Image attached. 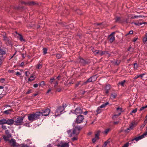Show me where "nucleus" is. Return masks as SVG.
I'll return each instance as SVG.
<instances>
[{"mask_svg":"<svg viewBox=\"0 0 147 147\" xmlns=\"http://www.w3.org/2000/svg\"><path fill=\"white\" fill-rule=\"evenodd\" d=\"M80 129L81 128L80 127H76L73 131L70 129L67 130V132L69 137L76 136L79 134Z\"/></svg>","mask_w":147,"mask_h":147,"instance_id":"obj_1","label":"nucleus"},{"mask_svg":"<svg viewBox=\"0 0 147 147\" xmlns=\"http://www.w3.org/2000/svg\"><path fill=\"white\" fill-rule=\"evenodd\" d=\"M39 113L38 112L35 113L29 114L28 115V120L31 122L36 120L39 117Z\"/></svg>","mask_w":147,"mask_h":147,"instance_id":"obj_2","label":"nucleus"},{"mask_svg":"<svg viewBox=\"0 0 147 147\" xmlns=\"http://www.w3.org/2000/svg\"><path fill=\"white\" fill-rule=\"evenodd\" d=\"M64 109L65 108L64 106L59 107L55 112V116H57L60 115L61 114V113L64 111Z\"/></svg>","mask_w":147,"mask_h":147,"instance_id":"obj_3","label":"nucleus"},{"mask_svg":"<svg viewBox=\"0 0 147 147\" xmlns=\"http://www.w3.org/2000/svg\"><path fill=\"white\" fill-rule=\"evenodd\" d=\"M50 112V110L48 109L42 110V111L38 112V113H39V117L41 115L44 116H48Z\"/></svg>","mask_w":147,"mask_h":147,"instance_id":"obj_4","label":"nucleus"},{"mask_svg":"<svg viewBox=\"0 0 147 147\" xmlns=\"http://www.w3.org/2000/svg\"><path fill=\"white\" fill-rule=\"evenodd\" d=\"M122 110V109L121 108L119 107L117 108L115 114L112 117L113 119H114L118 117L121 114Z\"/></svg>","mask_w":147,"mask_h":147,"instance_id":"obj_5","label":"nucleus"},{"mask_svg":"<svg viewBox=\"0 0 147 147\" xmlns=\"http://www.w3.org/2000/svg\"><path fill=\"white\" fill-rule=\"evenodd\" d=\"M24 119V117L17 118L14 121V124L17 125H22L23 123V121Z\"/></svg>","mask_w":147,"mask_h":147,"instance_id":"obj_6","label":"nucleus"},{"mask_svg":"<svg viewBox=\"0 0 147 147\" xmlns=\"http://www.w3.org/2000/svg\"><path fill=\"white\" fill-rule=\"evenodd\" d=\"M9 143L11 146L13 147H21L20 145L17 143L16 140L13 139H11L9 141Z\"/></svg>","mask_w":147,"mask_h":147,"instance_id":"obj_7","label":"nucleus"},{"mask_svg":"<svg viewBox=\"0 0 147 147\" xmlns=\"http://www.w3.org/2000/svg\"><path fill=\"white\" fill-rule=\"evenodd\" d=\"M97 79V77L96 76H94L90 77L86 82H85L82 84V85L86 84L87 83L95 81Z\"/></svg>","mask_w":147,"mask_h":147,"instance_id":"obj_8","label":"nucleus"},{"mask_svg":"<svg viewBox=\"0 0 147 147\" xmlns=\"http://www.w3.org/2000/svg\"><path fill=\"white\" fill-rule=\"evenodd\" d=\"M146 135H147V132H145L142 135L137 137H136L135 138L132 139L131 141H133L134 140H135L136 142H137L138 140L143 138L144 136Z\"/></svg>","mask_w":147,"mask_h":147,"instance_id":"obj_9","label":"nucleus"},{"mask_svg":"<svg viewBox=\"0 0 147 147\" xmlns=\"http://www.w3.org/2000/svg\"><path fill=\"white\" fill-rule=\"evenodd\" d=\"M84 119V117L83 116L79 115L76 118V121L77 123H80L83 122Z\"/></svg>","mask_w":147,"mask_h":147,"instance_id":"obj_10","label":"nucleus"},{"mask_svg":"<svg viewBox=\"0 0 147 147\" xmlns=\"http://www.w3.org/2000/svg\"><path fill=\"white\" fill-rule=\"evenodd\" d=\"M115 34V32H113L109 35L108 36V38L110 42L111 43L112 42L115 40V37L113 34Z\"/></svg>","mask_w":147,"mask_h":147,"instance_id":"obj_11","label":"nucleus"},{"mask_svg":"<svg viewBox=\"0 0 147 147\" xmlns=\"http://www.w3.org/2000/svg\"><path fill=\"white\" fill-rule=\"evenodd\" d=\"M137 122L135 121H132L130 126H129V130L133 129L137 125Z\"/></svg>","mask_w":147,"mask_h":147,"instance_id":"obj_12","label":"nucleus"},{"mask_svg":"<svg viewBox=\"0 0 147 147\" xmlns=\"http://www.w3.org/2000/svg\"><path fill=\"white\" fill-rule=\"evenodd\" d=\"M92 51L95 54H98L101 56L107 53V51H102L99 50H96L95 51L92 50Z\"/></svg>","mask_w":147,"mask_h":147,"instance_id":"obj_13","label":"nucleus"},{"mask_svg":"<svg viewBox=\"0 0 147 147\" xmlns=\"http://www.w3.org/2000/svg\"><path fill=\"white\" fill-rule=\"evenodd\" d=\"M82 110L80 107L76 108L74 110V113L76 115L80 114L82 113Z\"/></svg>","mask_w":147,"mask_h":147,"instance_id":"obj_14","label":"nucleus"},{"mask_svg":"<svg viewBox=\"0 0 147 147\" xmlns=\"http://www.w3.org/2000/svg\"><path fill=\"white\" fill-rule=\"evenodd\" d=\"M58 146L60 147H69V144L68 143L66 142H61Z\"/></svg>","mask_w":147,"mask_h":147,"instance_id":"obj_15","label":"nucleus"},{"mask_svg":"<svg viewBox=\"0 0 147 147\" xmlns=\"http://www.w3.org/2000/svg\"><path fill=\"white\" fill-rule=\"evenodd\" d=\"M14 122V120L12 119H9L7 120H6V124L11 125L13 124Z\"/></svg>","mask_w":147,"mask_h":147,"instance_id":"obj_16","label":"nucleus"},{"mask_svg":"<svg viewBox=\"0 0 147 147\" xmlns=\"http://www.w3.org/2000/svg\"><path fill=\"white\" fill-rule=\"evenodd\" d=\"M143 42L146 46H147V33L146 34L145 36L143 38Z\"/></svg>","mask_w":147,"mask_h":147,"instance_id":"obj_17","label":"nucleus"},{"mask_svg":"<svg viewBox=\"0 0 147 147\" xmlns=\"http://www.w3.org/2000/svg\"><path fill=\"white\" fill-rule=\"evenodd\" d=\"M3 40L5 43L7 44L9 42L8 38L7 37L6 35L3 36Z\"/></svg>","mask_w":147,"mask_h":147,"instance_id":"obj_18","label":"nucleus"},{"mask_svg":"<svg viewBox=\"0 0 147 147\" xmlns=\"http://www.w3.org/2000/svg\"><path fill=\"white\" fill-rule=\"evenodd\" d=\"M100 133V131H98L97 133L95 135V138L97 140H98L99 139V136Z\"/></svg>","mask_w":147,"mask_h":147,"instance_id":"obj_19","label":"nucleus"},{"mask_svg":"<svg viewBox=\"0 0 147 147\" xmlns=\"http://www.w3.org/2000/svg\"><path fill=\"white\" fill-rule=\"evenodd\" d=\"M145 74V73H143V74H140V75H137L134 78V79H136L137 78H139V77H140L141 78H142V77Z\"/></svg>","mask_w":147,"mask_h":147,"instance_id":"obj_20","label":"nucleus"},{"mask_svg":"<svg viewBox=\"0 0 147 147\" xmlns=\"http://www.w3.org/2000/svg\"><path fill=\"white\" fill-rule=\"evenodd\" d=\"M12 110L11 109H9L3 111V113L6 115H8L12 111Z\"/></svg>","mask_w":147,"mask_h":147,"instance_id":"obj_21","label":"nucleus"},{"mask_svg":"<svg viewBox=\"0 0 147 147\" xmlns=\"http://www.w3.org/2000/svg\"><path fill=\"white\" fill-rule=\"evenodd\" d=\"M130 17L132 19H134V18H140V17H144V16H129V17Z\"/></svg>","mask_w":147,"mask_h":147,"instance_id":"obj_22","label":"nucleus"},{"mask_svg":"<svg viewBox=\"0 0 147 147\" xmlns=\"http://www.w3.org/2000/svg\"><path fill=\"white\" fill-rule=\"evenodd\" d=\"M6 120L2 119L0 120V125H3L4 124H6Z\"/></svg>","mask_w":147,"mask_h":147,"instance_id":"obj_23","label":"nucleus"},{"mask_svg":"<svg viewBox=\"0 0 147 147\" xmlns=\"http://www.w3.org/2000/svg\"><path fill=\"white\" fill-rule=\"evenodd\" d=\"M19 36L18 37V38L20 39L21 41H24V39L23 36L21 34H18Z\"/></svg>","mask_w":147,"mask_h":147,"instance_id":"obj_24","label":"nucleus"},{"mask_svg":"<svg viewBox=\"0 0 147 147\" xmlns=\"http://www.w3.org/2000/svg\"><path fill=\"white\" fill-rule=\"evenodd\" d=\"M6 53V52L3 49H0V55H4Z\"/></svg>","mask_w":147,"mask_h":147,"instance_id":"obj_25","label":"nucleus"},{"mask_svg":"<svg viewBox=\"0 0 147 147\" xmlns=\"http://www.w3.org/2000/svg\"><path fill=\"white\" fill-rule=\"evenodd\" d=\"M35 78V77L34 76H31L30 78L28 79V80L29 81H32L34 80Z\"/></svg>","mask_w":147,"mask_h":147,"instance_id":"obj_26","label":"nucleus"},{"mask_svg":"<svg viewBox=\"0 0 147 147\" xmlns=\"http://www.w3.org/2000/svg\"><path fill=\"white\" fill-rule=\"evenodd\" d=\"M109 104V103L108 102H107L106 103L103 104L101 105L100 106V107L101 108H103L105 107L107 105H108Z\"/></svg>","mask_w":147,"mask_h":147,"instance_id":"obj_27","label":"nucleus"},{"mask_svg":"<svg viewBox=\"0 0 147 147\" xmlns=\"http://www.w3.org/2000/svg\"><path fill=\"white\" fill-rule=\"evenodd\" d=\"M111 130V129L110 128H107L105 129L104 131L103 132L104 134L107 135L108 134V132Z\"/></svg>","mask_w":147,"mask_h":147,"instance_id":"obj_28","label":"nucleus"},{"mask_svg":"<svg viewBox=\"0 0 147 147\" xmlns=\"http://www.w3.org/2000/svg\"><path fill=\"white\" fill-rule=\"evenodd\" d=\"M101 108L99 107H98L96 111V112L97 114L100 113L102 111V109Z\"/></svg>","mask_w":147,"mask_h":147,"instance_id":"obj_29","label":"nucleus"},{"mask_svg":"<svg viewBox=\"0 0 147 147\" xmlns=\"http://www.w3.org/2000/svg\"><path fill=\"white\" fill-rule=\"evenodd\" d=\"M138 109L137 108L135 109H133L132 111L130 113V114L131 115H132L133 113H135L137 111Z\"/></svg>","mask_w":147,"mask_h":147,"instance_id":"obj_30","label":"nucleus"},{"mask_svg":"<svg viewBox=\"0 0 147 147\" xmlns=\"http://www.w3.org/2000/svg\"><path fill=\"white\" fill-rule=\"evenodd\" d=\"M117 96V95L116 94H112L111 95V98L112 99H114L116 98Z\"/></svg>","mask_w":147,"mask_h":147,"instance_id":"obj_31","label":"nucleus"},{"mask_svg":"<svg viewBox=\"0 0 147 147\" xmlns=\"http://www.w3.org/2000/svg\"><path fill=\"white\" fill-rule=\"evenodd\" d=\"M145 121H144V124H142V125L140 126V128L141 129H142L144 127L145 125H146V123L145 122Z\"/></svg>","mask_w":147,"mask_h":147,"instance_id":"obj_32","label":"nucleus"},{"mask_svg":"<svg viewBox=\"0 0 147 147\" xmlns=\"http://www.w3.org/2000/svg\"><path fill=\"white\" fill-rule=\"evenodd\" d=\"M20 145L21 147H30V146H28L23 144H20Z\"/></svg>","mask_w":147,"mask_h":147,"instance_id":"obj_33","label":"nucleus"},{"mask_svg":"<svg viewBox=\"0 0 147 147\" xmlns=\"http://www.w3.org/2000/svg\"><path fill=\"white\" fill-rule=\"evenodd\" d=\"M147 108V105L145 106L141 107L140 109V111H141Z\"/></svg>","mask_w":147,"mask_h":147,"instance_id":"obj_34","label":"nucleus"},{"mask_svg":"<svg viewBox=\"0 0 147 147\" xmlns=\"http://www.w3.org/2000/svg\"><path fill=\"white\" fill-rule=\"evenodd\" d=\"M111 88V86L110 85H107V86H106L105 89V90H109Z\"/></svg>","mask_w":147,"mask_h":147,"instance_id":"obj_35","label":"nucleus"},{"mask_svg":"<svg viewBox=\"0 0 147 147\" xmlns=\"http://www.w3.org/2000/svg\"><path fill=\"white\" fill-rule=\"evenodd\" d=\"M125 80H123V81H122V82H119L118 84H119L121 85V86H123L124 84V83L125 82Z\"/></svg>","mask_w":147,"mask_h":147,"instance_id":"obj_36","label":"nucleus"},{"mask_svg":"<svg viewBox=\"0 0 147 147\" xmlns=\"http://www.w3.org/2000/svg\"><path fill=\"white\" fill-rule=\"evenodd\" d=\"M43 53L44 54H45L47 53V49L45 48H44L43 49Z\"/></svg>","mask_w":147,"mask_h":147,"instance_id":"obj_37","label":"nucleus"},{"mask_svg":"<svg viewBox=\"0 0 147 147\" xmlns=\"http://www.w3.org/2000/svg\"><path fill=\"white\" fill-rule=\"evenodd\" d=\"M74 136V137L72 139V140L74 141L78 140L77 136Z\"/></svg>","mask_w":147,"mask_h":147,"instance_id":"obj_38","label":"nucleus"},{"mask_svg":"<svg viewBox=\"0 0 147 147\" xmlns=\"http://www.w3.org/2000/svg\"><path fill=\"white\" fill-rule=\"evenodd\" d=\"M25 74L26 76L27 77L29 76L30 74V72L28 71H26Z\"/></svg>","mask_w":147,"mask_h":147,"instance_id":"obj_39","label":"nucleus"},{"mask_svg":"<svg viewBox=\"0 0 147 147\" xmlns=\"http://www.w3.org/2000/svg\"><path fill=\"white\" fill-rule=\"evenodd\" d=\"M138 67V66L136 63H135L134 65V68L135 69H137Z\"/></svg>","mask_w":147,"mask_h":147,"instance_id":"obj_40","label":"nucleus"},{"mask_svg":"<svg viewBox=\"0 0 147 147\" xmlns=\"http://www.w3.org/2000/svg\"><path fill=\"white\" fill-rule=\"evenodd\" d=\"M134 24L135 25L138 26L141 25L142 24L141 22L134 23Z\"/></svg>","mask_w":147,"mask_h":147,"instance_id":"obj_41","label":"nucleus"},{"mask_svg":"<svg viewBox=\"0 0 147 147\" xmlns=\"http://www.w3.org/2000/svg\"><path fill=\"white\" fill-rule=\"evenodd\" d=\"M45 85L44 82L43 81H42L40 84V85L42 86H43Z\"/></svg>","mask_w":147,"mask_h":147,"instance_id":"obj_42","label":"nucleus"},{"mask_svg":"<svg viewBox=\"0 0 147 147\" xmlns=\"http://www.w3.org/2000/svg\"><path fill=\"white\" fill-rule=\"evenodd\" d=\"M3 138L4 140L6 141H9L8 139L9 138L8 137L4 136Z\"/></svg>","mask_w":147,"mask_h":147,"instance_id":"obj_43","label":"nucleus"},{"mask_svg":"<svg viewBox=\"0 0 147 147\" xmlns=\"http://www.w3.org/2000/svg\"><path fill=\"white\" fill-rule=\"evenodd\" d=\"M129 146V142H127L122 147H128Z\"/></svg>","mask_w":147,"mask_h":147,"instance_id":"obj_44","label":"nucleus"},{"mask_svg":"<svg viewBox=\"0 0 147 147\" xmlns=\"http://www.w3.org/2000/svg\"><path fill=\"white\" fill-rule=\"evenodd\" d=\"M56 57L57 59H59L61 57V55L60 54H57L56 55Z\"/></svg>","mask_w":147,"mask_h":147,"instance_id":"obj_45","label":"nucleus"},{"mask_svg":"<svg viewBox=\"0 0 147 147\" xmlns=\"http://www.w3.org/2000/svg\"><path fill=\"white\" fill-rule=\"evenodd\" d=\"M26 141L28 143V144H31L32 143L30 140L29 139L27 140Z\"/></svg>","mask_w":147,"mask_h":147,"instance_id":"obj_46","label":"nucleus"},{"mask_svg":"<svg viewBox=\"0 0 147 147\" xmlns=\"http://www.w3.org/2000/svg\"><path fill=\"white\" fill-rule=\"evenodd\" d=\"M42 65L41 64H39L37 67V68L38 69H40L42 67Z\"/></svg>","mask_w":147,"mask_h":147,"instance_id":"obj_47","label":"nucleus"},{"mask_svg":"<svg viewBox=\"0 0 147 147\" xmlns=\"http://www.w3.org/2000/svg\"><path fill=\"white\" fill-rule=\"evenodd\" d=\"M5 80L4 79L1 78L0 79V82L2 83H3L4 82Z\"/></svg>","mask_w":147,"mask_h":147,"instance_id":"obj_48","label":"nucleus"},{"mask_svg":"<svg viewBox=\"0 0 147 147\" xmlns=\"http://www.w3.org/2000/svg\"><path fill=\"white\" fill-rule=\"evenodd\" d=\"M3 60V57H0V65L1 64Z\"/></svg>","mask_w":147,"mask_h":147,"instance_id":"obj_49","label":"nucleus"},{"mask_svg":"<svg viewBox=\"0 0 147 147\" xmlns=\"http://www.w3.org/2000/svg\"><path fill=\"white\" fill-rule=\"evenodd\" d=\"M96 140H97V139H96V138H93L92 139V142L93 143H95L96 141Z\"/></svg>","mask_w":147,"mask_h":147,"instance_id":"obj_50","label":"nucleus"},{"mask_svg":"<svg viewBox=\"0 0 147 147\" xmlns=\"http://www.w3.org/2000/svg\"><path fill=\"white\" fill-rule=\"evenodd\" d=\"M96 24L98 26H100V28H102L103 27V24Z\"/></svg>","mask_w":147,"mask_h":147,"instance_id":"obj_51","label":"nucleus"},{"mask_svg":"<svg viewBox=\"0 0 147 147\" xmlns=\"http://www.w3.org/2000/svg\"><path fill=\"white\" fill-rule=\"evenodd\" d=\"M108 143H107V142H106L105 141V142H104V144L103 145V146H104V147H107V144Z\"/></svg>","mask_w":147,"mask_h":147,"instance_id":"obj_52","label":"nucleus"},{"mask_svg":"<svg viewBox=\"0 0 147 147\" xmlns=\"http://www.w3.org/2000/svg\"><path fill=\"white\" fill-rule=\"evenodd\" d=\"M54 79H55L54 78H52L50 79V82L51 84H52L53 81Z\"/></svg>","mask_w":147,"mask_h":147,"instance_id":"obj_53","label":"nucleus"},{"mask_svg":"<svg viewBox=\"0 0 147 147\" xmlns=\"http://www.w3.org/2000/svg\"><path fill=\"white\" fill-rule=\"evenodd\" d=\"M38 84H36L34 85L33 86L34 88H37L38 87Z\"/></svg>","mask_w":147,"mask_h":147,"instance_id":"obj_54","label":"nucleus"},{"mask_svg":"<svg viewBox=\"0 0 147 147\" xmlns=\"http://www.w3.org/2000/svg\"><path fill=\"white\" fill-rule=\"evenodd\" d=\"M2 128L4 129H5L7 128L6 126L3 125H2Z\"/></svg>","mask_w":147,"mask_h":147,"instance_id":"obj_55","label":"nucleus"},{"mask_svg":"<svg viewBox=\"0 0 147 147\" xmlns=\"http://www.w3.org/2000/svg\"><path fill=\"white\" fill-rule=\"evenodd\" d=\"M111 141V139L110 138H109V139L107 140L105 142H107V143L108 144L110 142V141Z\"/></svg>","mask_w":147,"mask_h":147,"instance_id":"obj_56","label":"nucleus"},{"mask_svg":"<svg viewBox=\"0 0 147 147\" xmlns=\"http://www.w3.org/2000/svg\"><path fill=\"white\" fill-rule=\"evenodd\" d=\"M54 84H55L54 86L56 87V86H57V85L58 84V82L57 81H56Z\"/></svg>","mask_w":147,"mask_h":147,"instance_id":"obj_57","label":"nucleus"},{"mask_svg":"<svg viewBox=\"0 0 147 147\" xmlns=\"http://www.w3.org/2000/svg\"><path fill=\"white\" fill-rule=\"evenodd\" d=\"M8 72L11 73H13L14 72L13 70H8Z\"/></svg>","mask_w":147,"mask_h":147,"instance_id":"obj_58","label":"nucleus"},{"mask_svg":"<svg viewBox=\"0 0 147 147\" xmlns=\"http://www.w3.org/2000/svg\"><path fill=\"white\" fill-rule=\"evenodd\" d=\"M16 75L17 76H18V75H21V74L19 72H17L16 73Z\"/></svg>","mask_w":147,"mask_h":147,"instance_id":"obj_59","label":"nucleus"},{"mask_svg":"<svg viewBox=\"0 0 147 147\" xmlns=\"http://www.w3.org/2000/svg\"><path fill=\"white\" fill-rule=\"evenodd\" d=\"M120 18H119V17L117 18H116V21L117 22L119 21V20H120Z\"/></svg>","mask_w":147,"mask_h":147,"instance_id":"obj_60","label":"nucleus"},{"mask_svg":"<svg viewBox=\"0 0 147 147\" xmlns=\"http://www.w3.org/2000/svg\"><path fill=\"white\" fill-rule=\"evenodd\" d=\"M129 34H132L133 33V31L132 30L129 31Z\"/></svg>","mask_w":147,"mask_h":147,"instance_id":"obj_61","label":"nucleus"},{"mask_svg":"<svg viewBox=\"0 0 147 147\" xmlns=\"http://www.w3.org/2000/svg\"><path fill=\"white\" fill-rule=\"evenodd\" d=\"M137 38H134L133 40V41L134 42H135L137 40Z\"/></svg>","mask_w":147,"mask_h":147,"instance_id":"obj_62","label":"nucleus"},{"mask_svg":"<svg viewBox=\"0 0 147 147\" xmlns=\"http://www.w3.org/2000/svg\"><path fill=\"white\" fill-rule=\"evenodd\" d=\"M34 2H32L30 3V5H34Z\"/></svg>","mask_w":147,"mask_h":147,"instance_id":"obj_63","label":"nucleus"},{"mask_svg":"<svg viewBox=\"0 0 147 147\" xmlns=\"http://www.w3.org/2000/svg\"><path fill=\"white\" fill-rule=\"evenodd\" d=\"M88 111H86L85 112H84L83 113L84 115H86Z\"/></svg>","mask_w":147,"mask_h":147,"instance_id":"obj_64","label":"nucleus"}]
</instances>
